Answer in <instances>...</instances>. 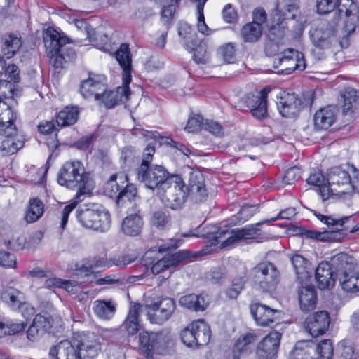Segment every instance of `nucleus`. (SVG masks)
<instances>
[{"mask_svg": "<svg viewBox=\"0 0 359 359\" xmlns=\"http://www.w3.org/2000/svg\"><path fill=\"white\" fill-rule=\"evenodd\" d=\"M316 344L312 341H300L296 343L289 355V359H316Z\"/></svg>", "mask_w": 359, "mask_h": 359, "instance_id": "c85d7f7f", "label": "nucleus"}, {"mask_svg": "<svg viewBox=\"0 0 359 359\" xmlns=\"http://www.w3.org/2000/svg\"><path fill=\"white\" fill-rule=\"evenodd\" d=\"M197 348L207 345L211 337L209 325L203 320L194 321Z\"/></svg>", "mask_w": 359, "mask_h": 359, "instance_id": "c03bdc74", "label": "nucleus"}, {"mask_svg": "<svg viewBox=\"0 0 359 359\" xmlns=\"http://www.w3.org/2000/svg\"><path fill=\"white\" fill-rule=\"evenodd\" d=\"M285 34V29L281 25H273L269 29V36L270 41L264 46V51L267 56H272L278 51V46L274 41L282 39Z\"/></svg>", "mask_w": 359, "mask_h": 359, "instance_id": "72a5a7b5", "label": "nucleus"}, {"mask_svg": "<svg viewBox=\"0 0 359 359\" xmlns=\"http://www.w3.org/2000/svg\"><path fill=\"white\" fill-rule=\"evenodd\" d=\"M93 310L96 316L103 320H109L114 316L116 307L111 300H95Z\"/></svg>", "mask_w": 359, "mask_h": 359, "instance_id": "e433bc0d", "label": "nucleus"}, {"mask_svg": "<svg viewBox=\"0 0 359 359\" xmlns=\"http://www.w3.org/2000/svg\"><path fill=\"white\" fill-rule=\"evenodd\" d=\"M24 147V141L18 135L14 128H7L6 132L0 135V157H5L15 154Z\"/></svg>", "mask_w": 359, "mask_h": 359, "instance_id": "ddd939ff", "label": "nucleus"}, {"mask_svg": "<svg viewBox=\"0 0 359 359\" xmlns=\"http://www.w3.org/2000/svg\"><path fill=\"white\" fill-rule=\"evenodd\" d=\"M328 262L337 278L353 269V258L345 252L332 256Z\"/></svg>", "mask_w": 359, "mask_h": 359, "instance_id": "bb28decb", "label": "nucleus"}, {"mask_svg": "<svg viewBox=\"0 0 359 359\" xmlns=\"http://www.w3.org/2000/svg\"><path fill=\"white\" fill-rule=\"evenodd\" d=\"M53 318L48 315L37 314L35 316L33 322L38 329L42 331L44 334L48 332L52 327Z\"/></svg>", "mask_w": 359, "mask_h": 359, "instance_id": "e2e57ef3", "label": "nucleus"}, {"mask_svg": "<svg viewBox=\"0 0 359 359\" xmlns=\"http://www.w3.org/2000/svg\"><path fill=\"white\" fill-rule=\"evenodd\" d=\"M201 229V226H199L197 229L190 230L188 233L182 234V236H195L208 238L209 244L198 252V254L200 255H205L211 253L213 251V248L215 247L217 244H219V243L220 242L219 238H221L227 232V231L222 230L221 229L216 226H212L210 227L211 229L210 231L201 233L200 231Z\"/></svg>", "mask_w": 359, "mask_h": 359, "instance_id": "dca6fc26", "label": "nucleus"}, {"mask_svg": "<svg viewBox=\"0 0 359 359\" xmlns=\"http://www.w3.org/2000/svg\"><path fill=\"white\" fill-rule=\"evenodd\" d=\"M337 351L339 355L340 359H353L355 357L353 347L347 341H343L339 343Z\"/></svg>", "mask_w": 359, "mask_h": 359, "instance_id": "338daca9", "label": "nucleus"}, {"mask_svg": "<svg viewBox=\"0 0 359 359\" xmlns=\"http://www.w3.org/2000/svg\"><path fill=\"white\" fill-rule=\"evenodd\" d=\"M170 217L168 210H158L151 217V224L158 229H165L168 226Z\"/></svg>", "mask_w": 359, "mask_h": 359, "instance_id": "3c124183", "label": "nucleus"}, {"mask_svg": "<svg viewBox=\"0 0 359 359\" xmlns=\"http://www.w3.org/2000/svg\"><path fill=\"white\" fill-rule=\"evenodd\" d=\"M250 313L256 323L259 326H269L280 319L282 312L261 304L255 303L250 306Z\"/></svg>", "mask_w": 359, "mask_h": 359, "instance_id": "2eb2a0df", "label": "nucleus"}, {"mask_svg": "<svg viewBox=\"0 0 359 359\" xmlns=\"http://www.w3.org/2000/svg\"><path fill=\"white\" fill-rule=\"evenodd\" d=\"M301 177L300 169L297 167H292L286 170L283 177V182L285 184H292Z\"/></svg>", "mask_w": 359, "mask_h": 359, "instance_id": "774afa93", "label": "nucleus"}, {"mask_svg": "<svg viewBox=\"0 0 359 359\" xmlns=\"http://www.w3.org/2000/svg\"><path fill=\"white\" fill-rule=\"evenodd\" d=\"M147 310V318L151 323L162 325L168 320L176 309L173 299L169 297L161 298L158 301L145 304Z\"/></svg>", "mask_w": 359, "mask_h": 359, "instance_id": "6e6552de", "label": "nucleus"}, {"mask_svg": "<svg viewBox=\"0 0 359 359\" xmlns=\"http://www.w3.org/2000/svg\"><path fill=\"white\" fill-rule=\"evenodd\" d=\"M154 332L142 331L139 334V350L147 358H152L154 355Z\"/></svg>", "mask_w": 359, "mask_h": 359, "instance_id": "49530a36", "label": "nucleus"}, {"mask_svg": "<svg viewBox=\"0 0 359 359\" xmlns=\"http://www.w3.org/2000/svg\"><path fill=\"white\" fill-rule=\"evenodd\" d=\"M76 216L81 224L86 229L106 232L111 227V215L100 204L88 203L81 205L76 210Z\"/></svg>", "mask_w": 359, "mask_h": 359, "instance_id": "7ed1b4c3", "label": "nucleus"}, {"mask_svg": "<svg viewBox=\"0 0 359 359\" xmlns=\"http://www.w3.org/2000/svg\"><path fill=\"white\" fill-rule=\"evenodd\" d=\"M315 127L319 130L328 129L336 121L334 108L328 106L317 111L314 118Z\"/></svg>", "mask_w": 359, "mask_h": 359, "instance_id": "c756f323", "label": "nucleus"}, {"mask_svg": "<svg viewBox=\"0 0 359 359\" xmlns=\"http://www.w3.org/2000/svg\"><path fill=\"white\" fill-rule=\"evenodd\" d=\"M246 283L245 276L236 277L232 280L231 285L226 290L225 294L229 299H236L242 290Z\"/></svg>", "mask_w": 359, "mask_h": 359, "instance_id": "603ef678", "label": "nucleus"}, {"mask_svg": "<svg viewBox=\"0 0 359 359\" xmlns=\"http://www.w3.org/2000/svg\"><path fill=\"white\" fill-rule=\"evenodd\" d=\"M57 182L69 189L77 188L76 198L79 201L83 200L81 197L89 194L93 187L90 174L85 172L83 164L79 161L66 162L62 165L57 175Z\"/></svg>", "mask_w": 359, "mask_h": 359, "instance_id": "f03ea898", "label": "nucleus"}, {"mask_svg": "<svg viewBox=\"0 0 359 359\" xmlns=\"http://www.w3.org/2000/svg\"><path fill=\"white\" fill-rule=\"evenodd\" d=\"M334 348L330 339H324L316 344V353L320 359H332Z\"/></svg>", "mask_w": 359, "mask_h": 359, "instance_id": "4d7b16f0", "label": "nucleus"}, {"mask_svg": "<svg viewBox=\"0 0 359 359\" xmlns=\"http://www.w3.org/2000/svg\"><path fill=\"white\" fill-rule=\"evenodd\" d=\"M127 180L126 175H120L119 182L121 184H116L115 193H118L116 203L118 205H123L126 202L131 203L138 198L136 187L133 184L127 182Z\"/></svg>", "mask_w": 359, "mask_h": 359, "instance_id": "b1692460", "label": "nucleus"}, {"mask_svg": "<svg viewBox=\"0 0 359 359\" xmlns=\"http://www.w3.org/2000/svg\"><path fill=\"white\" fill-rule=\"evenodd\" d=\"M280 114L283 117H296L302 108V102L295 93H284L277 102Z\"/></svg>", "mask_w": 359, "mask_h": 359, "instance_id": "a211bd4d", "label": "nucleus"}, {"mask_svg": "<svg viewBox=\"0 0 359 359\" xmlns=\"http://www.w3.org/2000/svg\"><path fill=\"white\" fill-rule=\"evenodd\" d=\"M87 350H82L79 352L80 359H96L102 350V344L100 339L97 337L91 345L85 346Z\"/></svg>", "mask_w": 359, "mask_h": 359, "instance_id": "6e6d98bb", "label": "nucleus"}, {"mask_svg": "<svg viewBox=\"0 0 359 359\" xmlns=\"http://www.w3.org/2000/svg\"><path fill=\"white\" fill-rule=\"evenodd\" d=\"M341 97L344 100L343 112L346 114L352 109L353 104L356 102L357 91L351 87H348L341 92Z\"/></svg>", "mask_w": 359, "mask_h": 359, "instance_id": "13d9d810", "label": "nucleus"}, {"mask_svg": "<svg viewBox=\"0 0 359 359\" xmlns=\"http://www.w3.org/2000/svg\"><path fill=\"white\" fill-rule=\"evenodd\" d=\"M79 115L77 107H65L56 116L58 126L65 127L74 125L78 120Z\"/></svg>", "mask_w": 359, "mask_h": 359, "instance_id": "58836bf2", "label": "nucleus"}, {"mask_svg": "<svg viewBox=\"0 0 359 359\" xmlns=\"http://www.w3.org/2000/svg\"><path fill=\"white\" fill-rule=\"evenodd\" d=\"M135 259L136 257L131 255H121L118 256H114L109 259L107 266L109 267L112 265H114L119 267H125L135 262Z\"/></svg>", "mask_w": 359, "mask_h": 359, "instance_id": "69168bd1", "label": "nucleus"}, {"mask_svg": "<svg viewBox=\"0 0 359 359\" xmlns=\"http://www.w3.org/2000/svg\"><path fill=\"white\" fill-rule=\"evenodd\" d=\"M155 147L149 144L144 149L137 179L150 189H156L162 202L172 210L180 209L186 201L184 182L179 175H171L161 165L150 164Z\"/></svg>", "mask_w": 359, "mask_h": 359, "instance_id": "f257e3e1", "label": "nucleus"}, {"mask_svg": "<svg viewBox=\"0 0 359 359\" xmlns=\"http://www.w3.org/2000/svg\"><path fill=\"white\" fill-rule=\"evenodd\" d=\"M141 307L140 304L135 303L130 307L124 322L121 325V330L127 333L128 336H133L140 330L141 325L139 316Z\"/></svg>", "mask_w": 359, "mask_h": 359, "instance_id": "a878e982", "label": "nucleus"}, {"mask_svg": "<svg viewBox=\"0 0 359 359\" xmlns=\"http://www.w3.org/2000/svg\"><path fill=\"white\" fill-rule=\"evenodd\" d=\"M291 262L295 271L298 283L311 280L312 273L309 269L310 264L306 258L297 254L291 257Z\"/></svg>", "mask_w": 359, "mask_h": 359, "instance_id": "7c9ffc66", "label": "nucleus"}, {"mask_svg": "<svg viewBox=\"0 0 359 359\" xmlns=\"http://www.w3.org/2000/svg\"><path fill=\"white\" fill-rule=\"evenodd\" d=\"M182 241L180 239H175L171 241L170 244L162 245L158 248V252L156 250H149L144 253L141 259L142 264L147 267L153 266L154 264L158 259L156 255L160 252H165L170 249H175L181 245Z\"/></svg>", "mask_w": 359, "mask_h": 359, "instance_id": "c9c22d12", "label": "nucleus"}, {"mask_svg": "<svg viewBox=\"0 0 359 359\" xmlns=\"http://www.w3.org/2000/svg\"><path fill=\"white\" fill-rule=\"evenodd\" d=\"M318 219L327 225L328 227H331V230L329 231H337L342 236V239L344 238L346 233L344 232L345 230H348V227L345 226V223L352 219L351 217H343L341 218H334L332 216H325L321 214L316 215Z\"/></svg>", "mask_w": 359, "mask_h": 359, "instance_id": "f704fd0d", "label": "nucleus"}, {"mask_svg": "<svg viewBox=\"0 0 359 359\" xmlns=\"http://www.w3.org/2000/svg\"><path fill=\"white\" fill-rule=\"evenodd\" d=\"M207 43L204 41H200L194 46L193 60L197 64H206L209 60V54L207 50Z\"/></svg>", "mask_w": 359, "mask_h": 359, "instance_id": "864d4df0", "label": "nucleus"}, {"mask_svg": "<svg viewBox=\"0 0 359 359\" xmlns=\"http://www.w3.org/2000/svg\"><path fill=\"white\" fill-rule=\"evenodd\" d=\"M172 267L177 266L181 263L190 262L193 258L197 257L191 251L187 250H180L175 253L166 255Z\"/></svg>", "mask_w": 359, "mask_h": 359, "instance_id": "8fccbe9b", "label": "nucleus"}, {"mask_svg": "<svg viewBox=\"0 0 359 359\" xmlns=\"http://www.w3.org/2000/svg\"><path fill=\"white\" fill-rule=\"evenodd\" d=\"M181 306L192 311H203L208 304L201 294H189L181 297L179 299Z\"/></svg>", "mask_w": 359, "mask_h": 359, "instance_id": "473e14b6", "label": "nucleus"}, {"mask_svg": "<svg viewBox=\"0 0 359 359\" xmlns=\"http://www.w3.org/2000/svg\"><path fill=\"white\" fill-rule=\"evenodd\" d=\"M337 32L335 22H322L315 29L310 31L311 39L316 47L320 48H329L331 39Z\"/></svg>", "mask_w": 359, "mask_h": 359, "instance_id": "4468645a", "label": "nucleus"}, {"mask_svg": "<svg viewBox=\"0 0 359 359\" xmlns=\"http://www.w3.org/2000/svg\"><path fill=\"white\" fill-rule=\"evenodd\" d=\"M74 25L78 29L85 32L86 38H88L90 42H97V38L94 29L86 20L83 19H76L74 20Z\"/></svg>", "mask_w": 359, "mask_h": 359, "instance_id": "0e129e2a", "label": "nucleus"}, {"mask_svg": "<svg viewBox=\"0 0 359 359\" xmlns=\"http://www.w3.org/2000/svg\"><path fill=\"white\" fill-rule=\"evenodd\" d=\"M43 40L50 63L56 69L63 67L65 62L63 55L64 46L69 43V39L53 27H48L43 34Z\"/></svg>", "mask_w": 359, "mask_h": 359, "instance_id": "39448f33", "label": "nucleus"}, {"mask_svg": "<svg viewBox=\"0 0 359 359\" xmlns=\"http://www.w3.org/2000/svg\"><path fill=\"white\" fill-rule=\"evenodd\" d=\"M172 342L170 332L165 330L154 332L153 348L154 353L162 354Z\"/></svg>", "mask_w": 359, "mask_h": 359, "instance_id": "a18cd8bd", "label": "nucleus"}, {"mask_svg": "<svg viewBox=\"0 0 359 359\" xmlns=\"http://www.w3.org/2000/svg\"><path fill=\"white\" fill-rule=\"evenodd\" d=\"M194 321L185 327L180 334L183 344L188 347L197 348Z\"/></svg>", "mask_w": 359, "mask_h": 359, "instance_id": "5fc2aeb1", "label": "nucleus"}, {"mask_svg": "<svg viewBox=\"0 0 359 359\" xmlns=\"http://www.w3.org/2000/svg\"><path fill=\"white\" fill-rule=\"evenodd\" d=\"M302 235L306 238L316 239L320 241H341L342 236L337 231L319 232L314 230H306Z\"/></svg>", "mask_w": 359, "mask_h": 359, "instance_id": "de8ad7c7", "label": "nucleus"}, {"mask_svg": "<svg viewBox=\"0 0 359 359\" xmlns=\"http://www.w3.org/2000/svg\"><path fill=\"white\" fill-rule=\"evenodd\" d=\"M105 89H107L106 78L102 75L90 74L87 79L81 81L79 90L81 95L86 99L94 97L95 100H100Z\"/></svg>", "mask_w": 359, "mask_h": 359, "instance_id": "f8f14e48", "label": "nucleus"}, {"mask_svg": "<svg viewBox=\"0 0 359 359\" xmlns=\"http://www.w3.org/2000/svg\"><path fill=\"white\" fill-rule=\"evenodd\" d=\"M337 279L344 291L351 293L359 291V271L353 272L352 269L350 272L339 276Z\"/></svg>", "mask_w": 359, "mask_h": 359, "instance_id": "37998d69", "label": "nucleus"}, {"mask_svg": "<svg viewBox=\"0 0 359 359\" xmlns=\"http://www.w3.org/2000/svg\"><path fill=\"white\" fill-rule=\"evenodd\" d=\"M330 267L328 262H322L316 269L315 278L320 290L332 289L338 280Z\"/></svg>", "mask_w": 359, "mask_h": 359, "instance_id": "4be33fe9", "label": "nucleus"}, {"mask_svg": "<svg viewBox=\"0 0 359 359\" xmlns=\"http://www.w3.org/2000/svg\"><path fill=\"white\" fill-rule=\"evenodd\" d=\"M330 324L329 313L326 311H320L306 318V329L312 337H317L326 332Z\"/></svg>", "mask_w": 359, "mask_h": 359, "instance_id": "f3484780", "label": "nucleus"}, {"mask_svg": "<svg viewBox=\"0 0 359 359\" xmlns=\"http://www.w3.org/2000/svg\"><path fill=\"white\" fill-rule=\"evenodd\" d=\"M144 222L140 214V210L129 214L124 218L121 225L122 231L125 235L130 236H138L143 227Z\"/></svg>", "mask_w": 359, "mask_h": 359, "instance_id": "cd10ccee", "label": "nucleus"}, {"mask_svg": "<svg viewBox=\"0 0 359 359\" xmlns=\"http://www.w3.org/2000/svg\"><path fill=\"white\" fill-rule=\"evenodd\" d=\"M130 84H125L123 81L122 86L118 87L116 90H107L102 93L100 100L107 108H113L120 102L126 101L130 95Z\"/></svg>", "mask_w": 359, "mask_h": 359, "instance_id": "5701e85b", "label": "nucleus"}, {"mask_svg": "<svg viewBox=\"0 0 359 359\" xmlns=\"http://www.w3.org/2000/svg\"><path fill=\"white\" fill-rule=\"evenodd\" d=\"M263 26L255 22H248L243 26L241 35L244 42L254 43L261 38Z\"/></svg>", "mask_w": 359, "mask_h": 359, "instance_id": "a19ab883", "label": "nucleus"}, {"mask_svg": "<svg viewBox=\"0 0 359 359\" xmlns=\"http://www.w3.org/2000/svg\"><path fill=\"white\" fill-rule=\"evenodd\" d=\"M282 334L272 331L257 346V359H276L278 355Z\"/></svg>", "mask_w": 359, "mask_h": 359, "instance_id": "9b49d317", "label": "nucleus"}, {"mask_svg": "<svg viewBox=\"0 0 359 359\" xmlns=\"http://www.w3.org/2000/svg\"><path fill=\"white\" fill-rule=\"evenodd\" d=\"M267 223L266 220L255 224L247 225L243 228L233 229L231 235L222 243V247L237 243L241 240L256 238L260 233L261 225Z\"/></svg>", "mask_w": 359, "mask_h": 359, "instance_id": "6ab92c4d", "label": "nucleus"}, {"mask_svg": "<svg viewBox=\"0 0 359 359\" xmlns=\"http://www.w3.org/2000/svg\"><path fill=\"white\" fill-rule=\"evenodd\" d=\"M311 280L299 283V302L301 309L304 312L315 309L317 302V293L314 285L310 283Z\"/></svg>", "mask_w": 359, "mask_h": 359, "instance_id": "aec40b11", "label": "nucleus"}, {"mask_svg": "<svg viewBox=\"0 0 359 359\" xmlns=\"http://www.w3.org/2000/svg\"><path fill=\"white\" fill-rule=\"evenodd\" d=\"M16 83L6 79H0V101L4 99L13 98L15 90Z\"/></svg>", "mask_w": 359, "mask_h": 359, "instance_id": "680f3d73", "label": "nucleus"}, {"mask_svg": "<svg viewBox=\"0 0 359 359\" xmlns=\"http://www.w3.org/2000/svg\"><path fill=\"white\" fill-rule=\"evenodd\" d=\"M186 198L188 194L194 196L196 200L202 201L207 196V190L205 186V178L199 171H191L188 186L184 185Z\"/></svg>", "mask_w": 359, "mask_h": 359, "instance_id": "412c9836", "label": "nucleus"}, {"mask_svg": "<svg viewBox=\"0 0 359 359\" xmlns=\"http://www.w3.org/2000/svg\"><path fill=\"white\" fill-rule=\"evenodd\" d=\"M97 336L93 333H76L71 341H61L50 347V359H80L79 352L87 350V344L91 345Z\"/></svg>", "mask_w": 359, "mask_h": 359, "instance_id": "20e7f679", "label": "nucleus"}, {"mask_svg": "<svg viewBox=\"0 0 359 359\" xmlns=\"http://www.w3.org/2000/svg\"><path fill=\"white\" fill-rule=\"evenodd\" d=\"M26 324L23 322H14L8 320L0 321V337L4 335H13L24 331Z\"/></svg>", "mask_w": 359, "mask_h": 359, "instance_id": "09e8293b", "label": "nucleus"}, {"mask_svg": "<svg viewBox=\"0 0 359 359\" xmlns=\"http://www.w3.org/2000/svg\"><path fill=\"white\" fill-rule=\"evenodd\" d=\"M115 57L122 68V80L125 84H130L132 81V58L128 44L122 43L115 53Z\"/></svg>", "mask_w": 359, "mask_h": 359, "instance_id": "393cba45", "label": "nucleus"}, {"mask_svg": "<svg viewBox=\"0 0 359 359\" xmlns=\"http://www.w3.org/2000/svg\"><path fill=\"white\" fill-rule=\"evenodd\" d=\"M1 299L13 309H17L25 300V294L13 287H8L1 294Z\"/></svg>", "mask_w": 359, "mask_h": 359, "instance_id": "79ce46f5", "label": "nucleus"}, {"mask_svg": "<svg viewBox=\"0 0 359 359\" xmlns=\"http://www.w3.org/2000/svg\"><path fill=\"white\" fill-rule=\"evenodd\" d=\"M283 66V73L290 74L295 70L303 71L306 69V64L304 55L302 53L294 49L285 50L281 56L274 60V68Z\"/></svg>", "mask_w": 359, "mask_h": 359, "instance_id": "1a4fd4ad", "label": "nucleus"}, {"mask_svg": "<svg viewBox=\"0 0 359 359\" xmlns=\"http://www.w3.org/2000/svg\"><path fill=\"white\" fill-rule=\"evenodd\" d=\"M43 212V203L38 198H32L29 201L25 219L27 223H34L42 217Z\"/></svg>", "mask_w": 359, "mask_h": 359, "instance_id": "4c0bfd02", "label": "nucleus"}, {"mask_svg": "<svg viewBox=\"0 0 359 359\" xmlns=\"http://www.w3.org/2000/svg\"><path fill=\"white\" fill-rule=\"evenodd\" d=\"M339 15L343 13L346 17H349L352 13H358L359 9L355 0H336Z\"/></svg>", "mask_w": 359, "mask_h": 359, "instance_id": "bf43d9fd", "label": "nucleus"}, {"mask_svg": "<svg viewBox=\"0 0 359 359\" xmlns=\"http://www.w3.org/2000/svg\"><path fill=\"white\" fill-rule=\"evenodd\" d=\"M269 91L266 88H264L257 95L248 94L241 100L256 119L262 120L268 117L267 94Z\"/></svg>", "mask_w": 359, "mask_h": 359, "instance_id": "9d476101", "label": "nucleus"}, {"mask_svg": "<svg viewBox=\"0 0 359 359\" xmlns=\"http://www.w3.org/2000/svg\"><path fill=\"white\" fill-rule=\"evenodd\" d=\"M2 70L4 72H0L1 79H8L16 84L20 81V70L15 64H8L5 67L2 66Z\"/></svg>", "mask_w": 359, "mask_h": 359, "instance_id": "052dcab7", "label": "nucleus"}, {"mask_svg": "<svg viewBox=\"0 0 359 359\" xmlns=\"http://www.w3.org/2000/svg\"><path fill=\"white\" fill-rule=\"evenodd\" d=\"M250 276L259 289L265 292L274 291L280 280L277 267L267 261L262 262L251 269Z\"/></svg>", "mask_w": 359, "mask_h": 359, "instance_id": "423d86ee", "label": "nucleus"}, {"mask_svg": "<svg viewBox=\"0 0 359 359\" xmlns=\"http://www.w3.org/2000/svg\"><path fill=\"white\" fill-rule=\"evenodd\" d=\"M2 40V51L8 59L13 57L22 46L21 37L18 33L5 34Z\"/></svg>", "mask_w": 359, "mask_h": 359, "instance_id": "2f4dec72", "label": "nucleus"}, {"mask_svg": "<svg viewBox=\"0 0 359 359\" xmlns=\"http://www.w3.org/2000/svg\"><path fill=\"white\" fill-rule=\"evenodd\" d=\"M192 27L187 22H180L178 27V34L182 38V43L185 48L191 52L194 46L196 45L197 34L191 35Z\"/></svg>", "mask_w": 359, "mask_h": 359, "instance_id": "ea45409f", "label": "nucleus"}, {"mask_svg": "<svg viewBox=\"0 0 359 359\" xmlns=\"http://www.w3.org/2000/svg\"><path fill=\"white\" fill-rule=\"evenodd\" d=\"M351 167L353 165H347L346 168L341 166L331 168L327 173V181L334 187L336 194H346L350 190H354L359 194V189L355 185V177L352 174Z\"/></svg>", "mask_w": 359, "mask_h": 359, "instance_id": "0eeeda50", "label": "nucleus"}]
</instances>
